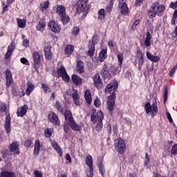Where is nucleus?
I'll use <instances>...</instances> for the list:
<instances>
[{
	"label": "nucleus",
	"mask_w": 177,
	"mask_h": 177,
	"mask_svg": "<svg viewBox=\"0 0 177 177\" xmlns=\"http://www.w3.org/2000/svg\"><path fill=\"white\" fill-rule=\"evenodd\" d=\"M165 12V6L160 5L158 2H154L151 4L149 10V19H154L156 16H162Z\"/></svg>",
	"instance_id": "1"
},
{
	"label": "nucleus",
	"mask_w": 177,
	"mask_h": 177,
	"mask_svg": "<svg viewBox=\"0 0 177 177\" xmlns=\"http://www.w3.org/2000/svg\"><path fill=\"white\" fill-rule=\"evenodd\" d=\"M88 2H89V0H78L75 4L77 13H83L81 17L82 20L86 17L91 10V6L88 5Z\"/></svg>",
	"instance_id": "2"
},
{
	"label": "nucleus",
	"mask_w": 177,
	"mask_h": 177,
	"mask_svg": "<svg viewBox=\"0 0 177 177\" xmlns=\"http://www.w3.org/2000/svg\"><path fill=\"white\" fill-rule=\"evenodd\" d=\"M32 57L33 60L32 66L37 74L39 73V68L41 67V57H43L39 52L38 51H33L32 53Z\"/></svg>",
	"instance_id": "3"
},
{
	"label": "nucleus",
	"mask_w": 177,
	"mask_h": 177,
	"mask_svg": "<svg viewBox=\"0 0 177 177\" xmlns=\"http://www.w3.org/2000/svg\"><path fill=\"white\" fill-rule=\"evenodd\" d=\"M115 149L119 154H124L127 150V144L122 138H118L115 142Z\"/></svg>",
	"instance_id": "4"
},
{
	"label": "nucleus",
	"mask_w": 177,
	"mask_h": 177,
	"mask_svg": "<svg viewBox=\"0 0 177 177\" xmlns=\"http://www.w3.org/2000/svg\"><path fill=\"white\" fill-rule=\"evenodd\" d=\"M144 109L147 114H149V113H151V116L152 118L156 117L158 113V107L156 103H153L151 105L150 102H148L145 104Z\"/></svg>",
	"instance_id": "5"
},
{
	"label": "nucleus",
	"mask_w": 177,
	"mask_h": 177,
	"mask_svg": "<svg viewBox=\"0 0 177 177\" xmlns=\"http://www.w3.org/2000/svg\"><path fill=\"white\" fill-rule=\"evenodd\" d=\"M115 99L117 96L115 94L110 95L108 97V101L106 102L107 109L111 113V115H113V111H114V108L115 107Z\"/></svg>",
	"instance_id": "6"
},
{
	"label": "nucleus",
	"mask_w": 177,
	"mask_h": 177,
	"mask_svg": "<svg viewBox=\"0 0 177 177\" xmlns=\"http://www.w3.org/2000/svg\"><path fill=\"white\" fill-rule=\"evenodd\" d=\"M118 89V82L116 81L111 82L105 88V93H110L111 95H115L116 96L115 92Z\"/></svg>",
	"instance_id": "7"
},
{
	"label": "nucleus",
	"mask_w": 177,
	"mask_h": 177,
	"mask_svg": "<svg viewBox=\"0 0 177 177\" xmlns=\"http://www.w3.org/2000/svg\"><path fill=\"white\" fill-rule=\"evenodd\" d=\"M97 123L95 127L97 132H100L103 129V120L104 118V115L102 111H99L97 113Z\"/></svg>",
	"instance_id": "8"
},
{
	"label": "nucleus",
	"mask_w": 177,
	"mask_h": 177,
	"mask_svg": "<svg viewBox=\"0 0 177 177\" xmlns=\"http://www.w3.org/2000/svg\"><path fill=\"white\" fill-rule=\"evenodd\" d=\"M48 120L52 122L55 127H60V119L54 111H50L48 115Z\"/></svg>",
	"instance_id": "9"
},
{
	"label": "nucleus",
	"mask_w": 177,
	"mask_h": 177,
	"mask_svg": "<svg viewBox=\"0 0 177 177\" xmlns=\"http://www.w3.org/2000/svg\"><path fill=\"white\" fill-rule=\"evenodd\" d=\"M100 74L103 80H110V78H111V75L110 74V72H109V66H107V64L103 65L100 71Z\"/></svg>",
	"instance_id": "10"
},
{
	"label": "nucleus",
	"mask_w": 177,
	"mask_h": 177,
	"mask_svg": "<svg viewBox=\"0 0 177 177\" xmlns=\"http://www.w3.org/2000/svg\"><path fill=\"white\" fill-rule=\"evenodd\" d=\"M48 26L50 30H51L53 32H55V34H59V32L62 31L60 25L53 20L50 21Z\"/></svg>",
	"instance_id": "11"
},
{
	"label": "nucleus",
	"mask_w": 177,
	"mask_h": 177,
	"mask_svg": "<svg viewBox=\"0 0 177 177\" xmlns=\"http://www.w3.org/2000/svg\"><path fill=\"white\" fill-rule=\"evenodd\" d=\"M93 84L97 89L100 90L103 86V80L100 77V75L99 73H95L93 77Z\"/></svg>",
	"instance_id": "12"
},
{
	"label": "nucleus",
	"mask_w": 177,
	"mask_h": 177,
	"mask_svg": "<svg viewBox=\"0 0 177 177\" xmlns=\"http://www.w3.org/2000/svg\"><path fill=\"white\" fill-rule=\"evenodd\" d=\"M19 147L20 145L19 144V142L15 141L10 145L9 150L10 153H13L14 154H16V156H19V154H20V149H19Z\"/></svg>",
	"instance_id": "13"
},
{
	"label": "nucleus",
	"mask_w": 177,
	"mask_h": 177,
	"mask_svg": "<svg viewBox=\"0 0 177 177\" xmlns=\"http://www.w3.org/2000/svg\"><path fill=\"white\" fill-rule=\"evenodd\" d=\"M118 8L120 9L121 15L125 16L129 13V8L126 2L118 1Z\"/></svg>",
	"instance_id": "14"
},
{
	"label": "nucleus",
	"mask_w": 177,
	"mask_h": 177,
	"mask_svg": "<svg viewBox=\"0 0 177 177\" xmlns=\"http://www.w3.org/2000/svg\"><path fill=\"white\" fill-rule=\"evenodd\" d=\"M15 49H16V46H15V41H12L8 46L7 52L5 55L6 60H9Z\"/></svg>",
	"instance_id": "15"
},
{
	"label": "nucleus",
	"mask_w": 177,
	"mask_h": 177,
	"mask_svg": "<svg viewBox=\"0 0 177 177\" xmlns=\"http://www.w3.org/2000/svg\"><path fill=\"white\" fill-rule=\"evenodd\" d=\"M6 75V85L7 88H10V85L13 84V77L12 76V72H10V70L7 69L5 72Z\"/></svg>",
	"instance_id": "16"
},
{
	"label": "nucleus",
	"mask_w": 177,
	"mask_h": 177,
	"mask_svg": "<svg viewBox=\"0 0 177 177\" xmlns=\"http://www.w3.org/2000/svg\"><path fill=\"white\" fill-rule=\"evenodd\" d=\"M12 122V118L10 117V113H8L6 116L5 123H4V128L6 133H10V124Z\"/></svg>",
	"instance_id": "17"
},
{
	"label": "nucleus",
	"mask_w": 177,
	"mask_h": 177,
	"mask_svg": "<svg viewBox=\"0 0 177 177\" xmlns=\"http://www.w3.org/2000/svg\"><path fill=\"white\" fill-rule=\"evenodd\" d=\"M118 67L115 68V73H120L122 68V62H124V54L122 53H119L117 55Z\"/></svg>",
	"instance_id": "18"
},
{
	"label": "nucleus",
	"mask_w": 177,
	"mask_h": 177,
	"mask_svg": "<svg viewBox=\"0 0 177 177\" xmlns=\"http://www.w3.org/2000/svg\"><path fill=\"white\" fill-rule=\"evenodd\" d=\"M44 50L46 60H51L53 56V54L52 53V47H50V46H45Z\"/></svg>",
	"instance_id": "19"
},
{
	"label": "nucleus",
	"mask_w": 177,
	"mask_h": 177,
	"mask_svg": "<svg viewBox=\"0 0 177 177\" xmlns=\"http://www.w3.org/2000/svg\"><path fill=\"white\" fill-rule=\"evenodd\" d=\"M39 151H41V142L39 140H36L35 141L33 156L38 157L39 156Z\"/></svg>",
	"instance_id": "20"
},
{
	"label": "nucleus",
	"mask_w": 177,
	"mask_h": 177,
	"mask_svg": "<svg viewBox=\"0 0 177 177\" xmlns=\"http://www.w3.org/2000/svg\"><path fill=\"white\" fill-rule=\"evenodd\" d=\"M28 110V105L24 104V106H21L17 111V117H24L27 114V111Z\"/></svg>",
	"instance_id": "21"
},
{
	"label": "nucleus",
	"mask_w": 177,
	"mask_h": 177,
	"mask_svg": "<svg viewBox=\"0 0 177 177\" xmlns=\"http://www.w3.org/2000/svg\"><path fill=\"white\" fill-rule=\"evenodd\" d=\"M51 146L53 149H54V150L57 151L59 157H62L63 156V151L62 150L60 145H59V144L56 141H51Z\"/></svg>",
	"instance_id": "22"
},
{
	"label": "nucleus",
	"mask_w": 177,
	"mask_h": 177,
	"mask_svg": "<svg viewBox=\"0 0 177 177\" xmlns=\"http://www.w3.org/2000/svg\"><path fill=\"white\" fill-rule=\"evenodd\" d=\"M86 165L88 167L89 170L88 171H93V158L92 156L87 155L86 156Z\"/></svg>",
	"instance_id": "23"
},
{
	"label": "nucleus",
	"mask_w": 177,
	"mask_h": 177,
	"mask_svg": "<svg viewBox=\"0 0 177 177\" xmlns=\"http://www.w3.org/2000/svg\"><path fill=\"white\" fill-rule=\"evenodd\" d=\"M64 118L66 124H71V122H73L74 121V118H73V113L68 110L65 111L64 113Z\"/></svg>",
	"instance_id": "24"
},
{
	"label": "nucleus",
	"mask_w": 177,
	"mask_h": 177,
	"mask_svg": "<svg viewBox=\"0 0 177 177\" xmlns=\"http://www.w3.org/2000/svg\"><path fill=\"white\" fill-rule=\"evenodd\" d=\"M106 59H107V48L102 49L98 56V60L100 63H103Z\"/></svg>",
	"instance_id": "25"
},
{
	"label": "nucleus",
	"mask_w": 177,
	"mask_h": 177,
	"mask_svg": "<svg viewBox=\"0 0 177 177\" xmlns=\"http://www.w3.org/2000/svg\"><path fill=\"white\" fill-rule=\"evenodd\" d=\"M26 89L25 91L26 95L27 96H30L31 95V93L35 89V86H34L33 84L31 83V82L28 81L26 83Z\"/></svg>",
	"instance_id": "26"
},
{
	"label": "nucleus",
	"mask_w": 177,
	"mask_h": 177,
	"mask_svg": "<svg viewBox=\"0 0 177 177\" xmlns=\"http://www.w3.org/2000/svg\"><path fill=\"white\" fill-rule=\"evenodd\" d=\"M71 78L73 84L76 86H78L82 84V79L81 78V77L73 74Z\"/></svg>",
	"instance_id": "27"
},
{
	"label": "nucleus",
	"mask_w": 177,
	"mask_h": 177,
	"mask_svg": "<svg viewBox=\"0 0 177 177\" xmlns=\"http://www.w3.org/2000/svg\"><path fill=\"white\" fill-rule=\"evenodd\" d=\"M69 125L72 131H74V132H81V129H82L81 125L77 124V122H75V120H73L72 122L69 123Z\"/></svg>",
	"instance_id": "28"
},
{
	"label": "nucleus",
	"mask_w": 177,
	"mask_h": 177,
	"mask_svg": "<svg viewBox=\"0 0 177 177\" xmlns=\"http://www.w3.org/2000/svg\"><path fill=\"white\" fill-rule=\"evenodd\" d=\"M56 13L58 16L66 14V7L63 5H56Z\"/></svg>",
	"instance_id": "29"
},
{
	"label": "nucleus",
	"mask_w": 177,
	"mask_h": 177,
	"mask_svg": "<svg viewBox=\"0 0 177 177\" xmlns=\"http://www.w3.org/2000/svg\"><path fill=\"white\" fill-rule=\"evenodd\" d=\"M72 99L75 106H81V102H80V95H78V92L77 91L72 94Z\"/></svg>",
	"instance_id": "30"
},
{
	"label": "nucleus",
	"mask_w": 177,
	"mask_h": 177,
	"mask_svg": "<svg viewBox=\"0 0 177 177\" xmlns=\"http://www.w3.org/2000/svg\"><path fill=\"white\" fill-rule=\"evenodd\" d=\"M84 98L86 102L88 104H92V94H91V91L89 89H86L84 93Z\"/></svg>",
	"instance_id": "31"
},
{
	"label": "nucleus",
	"mask_w": 177,
	"mask_h": 177,
	"mask_svg": "<svg viewBox=\"0 0 177 177\" xmlns=\"http://www.w3.org/2000/svg\"><path fill=\"white\" fill-rule=\"evenodd\" d=\"M146 55H147V59L151 62H152L153 63H157V62H160V57L156 55H151L150 52L147 51Z\"/></svg>",
	"instance_id": "32"
},
{
	"label": "nucleus",
	"mask_w": 177,
	"mask_h": 177,
	"mask_svg": "<svg viewBox=\"0 0 177 177\" xmlns=\"http://www.w3.org/2000/svg\"><path fill=\"white\" fill-rule=\"evenodd\" d=\"M59 18L64 26H65V24H68V23H70V17L66 13L59 15Z\"/></svg>",
	"instance_id": "33"
},
{
	"label": "nucleus",
	"mask_w": 177,
	"mask_h": 177,
	"mask_svg": "<svg viewBox=\"0 0 177 177\" xmlns=\"http://www.w3.org/2000/svg\"><path fill=\"white\" fill-rule=\"evenodd\" d=\"M77 70L80 74H82L85 71L84 62L81 60L77 62Z\"/></svg>",
	"instance_id": "34"
},
{
	"label": "nucleus",
	"mask_w": 177,
	"mask_h": 177,
	"mask_svg": "<svg viewBox=\"0 0 177 177\" xmlns=\"http://www.w3.org/2000/svg\"><path fill=\"white\" fill-rule=\"evenodd\" d=\"M144 44L147 48H149V46L151 45V34H150V32H146V37Z\"/></svg>",
	"instance_id": "35"
},
{
	"label": "nucleus",
	"mask_w": 177,
	"mask_h": 177,
	"mask_svg": "<svg viewBox=\"0 0 177 177\" xmlns=\"http://www.w3.org/2000/svg\"><path fill=\"white\" fill-rule=\"evenodd\" d=\"M74 52V46L69 44L67 45L64 50V55L66 56H70Z\"/></svg>",
	"instance_id": "36"
},
{
	"label": "nucleus",
	"mask_w": 177,
	"mask_h": 177,
	"mask_svg": "<svg viewBox=\"0 0 177 177\" xmlns=\"http://www.w3.org/2000/svg\"><path fill=\"white\" fill-rule=\"evenodd\" d=\"M0 177H16V173L13 171H3L0 173Z\"/></svg>",
	"instance_id": "37"
},
{
	"label": "nucleus",
	"mask_w": 177,
	"mask_h": 177,
	"mask_svg": "<svg viewBox=\"0 0 177 177\" xmlns=\"http://www.w3.org/2000/svg\"><path fill=\"white\" fill-rule=\"evenodd\" d=\"M97 167L100 171V174H101L102 176H104V174H106V169L104 168V165H103V160H101L97 163Z\"/></svg>",
	"instance_id": "38"
},
{
	"label": "nucleus",
	"mask_w": 177,
	"mask_h": 177,
	"mask_svg": "<svg viewBox=\"0 0 177 177\" xmlns=\"http://www.w3.org/2000/svg\"><path fill=\"white\" fill-rule=\"evenodd\" d=\"M17 26L19 28H26L27 21L26 19H21L20 18L17 19Z\"/></svg>",
	"instance_id": "39"
},
{
	"label": "nucleus",
	"mask_w": 177,
	"mask_h": 177,
	"mask_svg": "<svg viewBox=\"0 0 177 177\" xmlns=\"http://www.w3.org/2000/svg\"><path fill=\"white\" fill-rule=\"evenodd\" d=\"M113 6H114V0H111L105 8V10L108 15H110L113 12Z\"/></svg>",
	"instance_id": "40"
},
{
	"label": "nucleus",
	"mask_w": 177,
	"mask_h": 177,
	"mask_svg": "<svg viewBox=\"0 0 177 177\" xmlns=\"http://www.w3.org/2000/svg\"><path fill=\"white\" fill-rule=\"evenodd\" d=\"M65 73H67V71H66V68L63 66L61 67L57 68V78H60Z\"/></svg>",
	"instance_id": "41"
},
{
	"label": "nucleus",
	"mask_w": 177,
	"mask_h": 177,
	"mask_svg": "<svg viewBox=\"0 0 177 177\" xmlns=\"http://www.w3.org/2000/svg\"><path fill=\"white\" fill-rule=\"evenodd\" d=\"M98 20H100V21H102V20H104L106 19V13L104 12V9L101 8L98 11Z\"/></svg>",
	"instance_id": "42"
},
{
	"label": "nucleus",
	"mask_w": 177,
	"mask_h": 177,
	"mask_svg": "<svg viewBox=\"0 0 177 177\" xmlns=\"http://www.w3.org/2000/svg\"><path fill=\"white\" fill-rule=\"evenodd\" d=\"M45 27H46V24L44 21H40L36 26V30L37 31H44V30H45Z\"/></svg>",
	"instance_id": "43"
},
{
	"label": "nucleus",
	"mask_w": 177,
	"mask_h": 177,
	"mask_svg": "<svg viewBox=\"0 0 177 177\" xmlns=\"http://www.w3.org/2000/svg\"><path fill=\"white\" fill-rule=\"evenodd\" d=\"M87 55H88V56H89V57H92V56H93V55H95V46L94 45L88 44V50Z\"/></svg>",
	"instance_id": "44"
},
{
	"label": "nucleus",
	"mask_w": 177,
	"mask_h": 177,
	"mask_svg": "<svg viewBox=\"0 0 177 177\" xmlns=\"http://www.w3.org/2000/svg\"><path fill=\"white\" fill-rule=\"evenodd\" d=\"M97 42H99V37H97V35H94L92 37L91 41H89V45H94V46H95Z\"/></svg>",
	"instance_id": "45"
},
{
	"label": "nucleus",
	"mask_w": 177,
	"mask_h": 177,
	"mask_svg": "<svg viewBox=\"0 0 177 177\" xmlns=\"http://www.w3.org/2000/svg\"><path fill=\"white\" fill-rule=\"evenodd\" d=\"M143 64H145V58L143 57H139V58H138V70H139V71H142V68L143 67Z\"/></svg>",
	"instance_id": "46"
},
{
	"label": "nucleus",
	"mask_w": 177,
	"mask_h": 177,
	"mask_svg": "<svg viewBox=\"0 0 177 177\" xmlns=\"http://www.w3.org/2000/svg\"><path fill=\"white\" fill-rule=\"evenodd\" d=\"M176 19H177V9L173 13V17L171 18V24L172 26L176 25Z\"/></svg>",
	"instance_id": "47"
},
{
	"label": "nucleus",
	"mask_w": 177,
	"mask_h": 177,
	"mask_svg": "<svg viewBox=\"0 0 177 177\" xmlns=\"http://www.w3.org/2000/svg\"><path fill=\"white\" fill-rule=\"evenodd\" d=\"M163 100L164 104H165V103H167V100H168V86H167L165 87Z\"/></svg>",
	"instance_id": "48"
},
{
	"label": "nucleus",
	"mask_w": 177,
	"mask_h": 177,
	"mask_svg": "<svg viewBox=\"0 0 177 177\" xmlns=\"http://www.w3.org/2000/svg\"><path fill=\"white\" fill-rule=\"evenodd\" d=\"M44 136L45 138H51L52 137V129L47 128L45 129L44 131Z\"/></svg>",
	"instance_id": "49"
},
{
	"label": "nucleus",
	"mask_w": 177,
	"mask_h": 177,
	"mask_svg": "<svg viewBox=\"0 0 177 177\" xmlns=\"http://www.w3.org/2000/svg\"><path fill=\"white\" fill-rule=\"evenodd\" d=\"M61 78L62 79V81H64V82H70V76L68 75V73H65L62 77Z\"/></svg>",
	"instance_id": "50"
},
{
	"label": "nucleus",
	"mask_w": 177,
	"mask_h": 177,
	"mask_svg": "<svg viewBox=\"0 0 177 177\" xmlns=\"http://www.w3.org/2000/svg\"><path fill=\"white\" fill-rule=\"evenodd\" d=\"M8 156H10L9 154V149H4L2 151H1V157L2 158H6Z\"/></svg>",
	"instance_id": "51"
},
{
	"label": "nucleus",
	"mask_w": 177,
	"mask_h": 177,
	"mask_svg": "<svg viewBox=\"0 0 177 177\" xmlns=\"http://www.w3.org/2000/svg\"><path fill=\"white\" fill-rule=\"evenodd\" d=\"M41 88L44 91L45 93H47L48 92L49 93L52 92V90L50 89V88H49V86H48V85L45 84H41Z\"/></svg>",
	"instance_id": "52"
},
{
	"label": "nucleus",
	"mask_w": 177,
	"mask_h": 177,
	"mask_svg": "<svg viewBox=\"0 0 177 177\" xmlns=\"http://www.w3.org/2000/svg\"><path fill=\"white\" fill-rule=\"evenodd\" d=\"M55 109H57V110L58 111H60L61 113H63V108H62V104H60V102L57 101L55 102Z\"/></svg>",
	"instance_id": "53"
},
{
	"label": "nucleus",
	"mask_w": 177,
	"mask_h": 177,
	"mask_svg": "<svg viewBox=\"0 0 177 177\" xmlns=\"http://www.w3.org/2000/svg\"><path fill=\"white\" fill-rule=\"evenodd\" d=\"M149 164H150V157L149 156V153H146L145 160L144 162V167H147Z\"/></svg>",
	"instance_id": "54"
},
{
	"label": "nucleus",
	"mask_w": 177,
	"mask_h": 177,
	"mask_svg": "<svg viewBox=\"0 0 177 177\" xmlns=\"http://www.w3.org/2000/svg\"><path fill=\"white\" fill-rule=\"evenodd\" d=\"M1 5L3 6L1 13L2 15H3L6 12H8V10H9V7L8 6V5L5 6V1H2Z\"/></svg>",
	"instance_id": "55"
},
{
	"label": "nucleus",
	"mask_w": 177,
	"mask_h": 177,
	"mask_svg": "<svg viewBox=\"0 0 177 177\" xmlns=\"http://www.w3.org/2000/svg\"><path fill=\"white\" fill-rule=\"evenodd\" d=\"M171 154H172V156H176V154H177V144H175L174 145L172 146L171 149Z\"/></svg>",
	"instance_id": "56"
},
{
	"label": "nucleus",
	"mask_w": 177,
	"mask_h": 177,
	"mask_svg": "<svg viewBox=\"0 0 177 177\" xmlns=\"http://www.w3.org/2000/svg\"><path fill=\"white\" fill-rule=\"evenodd\" d=\"M139 24H140V20L136 19V20L134 21V23H133V26H132V27H131V30H132L133 31H135V30H136V27H138V26H139Z\"/></svg>",
	"instance_id": "57"
},
{
	"label": "nucleus",
	"mask_w": 177,
	"mask_h": 177,
	"mask_svg": "<svg viewBox=\"0 0 177 177\" xmlns=\"http://www.w3.org/2000/svg\"><path fill=\"white\" fill-rule=\"evenodd\" d=\"M24 145L25 147H31V146H32V140L27 139L26 140H25Z\"/></svg>",
	"instance_id": "58"
},
{
	"label": "nucleus",
	"mask_w": 177,
	"mask_h": 177,
	"mask_svg": "<svg viewBox=\"0 0 177 177\" xmlns=\"http://www.w3.org/2000/svg\"><path fill=\"white\" fill-rule=\"evenodd\" d=\"M94 106L97 108H99L100 106H102V102H100V98L96 97L94 100Z\"/></svg>",
	"instance_id": "59"
},
{
	"label": "nucleus",
	"mask_w": 177,
	"mask_h": 177,
	"mask_svg": "<svg viewBox=\"0 0 177 177\" xmlns=\"http://www.w3.org/2000/svg\"><path fill=\"white\" fill-rule=\"evenodd\" d=\"M41 10H46L49 8V1H44L43 5H41Z\"/></svg>",
	"instance_id": "60"
},
{
	"label": "nucleus",
	"mask_w": 177,
	"mask_h": 177,
	"mask_svg": "<svg viewBox=\"0 0 177 177\" xmlns=\"http://www.w3.org/2000/svg\"><path fill=\"white\" fill-rule=\"evenodd\" d=\"M6 111V104L1 103L0 104V112L5 113Z\"/></svg>",
	"instance_id": "61"
},
{
	"label": "nucleus",
	"mask_w": 177,
	"mask_h": 177,
	"mask_svg": "<svg viewBox=\"0 0 177 177\" xmlns=\"http://www.w3.org/2000/svg\"><path fill=\"white\" fill-rule=\"evenodd\" d=\"M34 175L35 177H44V174L42 173V171H39L38 170L34 171Z\"/></svg>",
	"instance_id": "62"
},
{
	"label": "nucleus",
	"mask_w": 177,
	"mask_h": 177,
	"mask_svg": "<svg viewBox=\"0 0 177 177\" xmlns=\"http://www.w3.org/2000/svg\"><path fill=\"white\" fill-rule=\"evenodd\" d=\"M72 34L73 35H78V34H80V28L77 26L73 28L72 30Z\"/></svg>",
	"instance_id": "63"
},
{
	"label": "nucleus",
	"mask_w": 177,
	"mask_h": 177,
	"mask_svg": "<svg viewBox=\"0 0 177 177\" xmlns=\"http://www.w3.org/2000/svg\"><path fill=\"white\" fill-rule=\"evenodd\" d=\"M106 131L108 135H111V124H106Z\"/></svg>",
	"instance_id": "64"
}]
</instances>
